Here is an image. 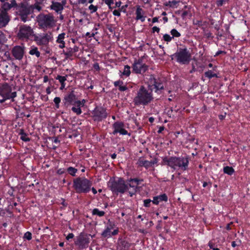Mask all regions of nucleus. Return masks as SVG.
Here are the masks:
<instances>
[{
  "instance_id": "40",
  "label": "nucleus",
  "mask_w": 250,
  "mask_h": 250,
  "mask_svg": "<svg viewBox=\"0 0 250 250\" xmlns=\"http://www.w3.org/2000/svg\"><path fill=\"white\" fill-rule=\"evenodd\" d=\"M228 1V0H217L216 4L218 7H220L224 5Z\"/></svg>"
},
{
  "instance_id": "25",
  "label": "nucleus",
  "mask_w": 250,
  "mask_h": 250,
  "mask_svg": "<svg viewBox=\"0 0 250 250\" xmlns=\"http://www.w3.org/2000/svg\"><path fill=\"white\" fill-rule=\"evenodd\" d=\"M29 53L31 55H35L37 58L40 57L41 53L38 50V49L36 46H32L30 50Z\"/></svg>"
},
{
  "instance_id": "32",
  "label": "nucleus",
  "mask_w": 250,
  "mask_h": 250,
  "mask_svg": "<svg viewBox=\"0 0 250 250\" xmlns=\"http://www.w3.org/2000/svg\"><path fill=\"white\" fill-rule=\"evenodd\" d=\"M71 110L74 113H76L77 115H80L82 112L80 106L73 105V106L71 108Z\"/></svg>"
},
{
  "instance_id": "49",
  "label": "nucleus",
  "mask_w": 250,
  "mask_h": 250,
  "mask_svg": "<svg viewBox=\"0 0 250 250\" xmlns=\"http://www.w3.org/2000/svg\"><path fill=\"white\" fill-rule=\"evenodd\" d=\"M5 37L3 33L0 30V44H2L5 41Z\"/></svg>"
},
{
  "instance_id": "46",
  "label": "nucleus",
  "mask_w": 250,
  "mask_h": 250,
  "mask_svg": "<svg viewBox=\"0 0 250 250\" xmlns=\"http://www.w3.org/2000/svg\"><path fill=\"white\" fill-rule=\"evenodd\" d=\"M115 87H119L120 86H122L124 85V82L123 81L121 80H118L117 81H115L113 83Z\"/></svg>"
},
{
  "instance_id": "47",
  "label": "nucleus",
  "mask_w": 250,
  "mask_h": 250,
  "mask_svg": "<svg viewBox=\"0 0 250 250\" xmlns=\"http://www.w3.org/2000/svg\"><path fill=\"white\" fill-rule=\"evenodd\" d=\"M85 103V100L83 99L82 101L77 100L76 106L83 107Z\"/></svg>"
},
{
  "instance_id": "50",
  "label": "nucleus",
  "mask_w": 250,
  "mask_h": 250,
  "mask_svg": "<svg viewBox=\"0 0 250 250\" xmlns=\"http://www.w3.org/2000/svg\"><path fill=\"white\" fill-rule=\"evenodd\" d=\"M118 89L121 92H124L128 90V87L126 85H123L121 86H120L118 87Z\"/></svg>"
},
{
  "instance_id": "55",
  "label": "nucleus",
  "mask_w": 250,
  "mask_h": 250,
  "mask_svg": "<svg viewBox=\"0 0 250 250\" xmlns=\"http://www.w3.org/2000/svg\"><path fill=\"white\" fill-rule=\"evenodd\" d=\"M160 30V29L159 27H158L157 26H154L152 28L151 32L152 33H154L155 32H156L157 33H159Z\"/></svg>"
},
{
  "instance_id": "29",
  "label": "nucleus",
  "mask_w": 250,
  "mask_h": 250,
  "mask_svg": "<svg viewBox=\"0 0 250 250\" xmlns=\"http://www.w3.org/2000/svg\"><path fill=\"white\" fill-rule=\"evenodd\" d=\"M204 75L206 77H207L209 79H210L213 77L218 78L217 74L213 73L212 71L210 70H208V71L205 72Z\"/></svg>"
},
{
  "instance_id": "45",
  "label": "nucleus",
  "mask_w": 250,
  "mask_h": 250,
  "mask_svg": "<svg viewBox=\"0 0 250 250\" xmlns=\"http://www.w3.org/2000/svg\"><path fill=\"white\" fill-rule=\"evenodd\" d=\"M20 139L22 141L25 142H29L30 141V139L27 137V134L26 133H25V135H23L21 136Z\"/></svg>"
},
{
  "instance_id": "59",
  "label": "nucleus",
  "mask_w": 250,
  "mask_h": 250,
  "mask_svg": "<svg viewBox=\"0 0 250 250\" xmlns=\"http://www.w3.org/2000/svg\"><path fill=\"white\" fill-rule=\"evenodd\" d=\"M222 54H226V52L225 51L219 50L216 53L215 55H214V57L218 56Z\"/></svg>"
},
{
  "instance_id": "1",
  "label": "nucleus",
  "mask_w": 250,
  "mask_h": 250,
  "mask_svg": "<svg viewBox=\"0 0 250 250\" xmlns=\"http://www.w3.org/2000/svg\"><path fill=\"white\" fill-rule=\"evenodd\" d=\"M189 157L188 156H167L163 158L162 163L170 167L174 170L186 171L188 168Z\"/></svg>"
},
{
  "instance_id": "35",
  "label": "nucleus",
  "mask_w": 250,
  "mask_h": 250,
  "mask_svg": "<svg viewBox=\"0 0 250 250\" xmlns=\"http://www.w3.org/2000/svg\"><path fill=\"white\" fill-rule=\"evenodd\" d=\"M65 33H62L61 34H60L57 37L56 42L57 43H59L61 42H64L63 40L65 38Z\"/></svg>"
},
{
  "instance_id": "44",
  "label": "nucleus",
  "mask_w": 250,
  "mask_h": 250,
  "mask_svg": "<svg viewBox=\"0 0 250 250\" xmlns=\"http://www.w3.org/2000/svg\"><path fill=\"white\" fill-rule=\"evenodd\" d=\"M151 200L150 199H147L144 200V206L146 208H149L150 207V203Z\"/></svg>"
},
{
  "instance_id": "4",
  "label": "nucleus",
  "mask_w": 250,
  "mask_h": 250,
  "mask_svg": "<svg viewBox=\"0 0 250 250\" xmlns=\"http://www.w3.org/2000/svg\"><path fill=\"white\" fill-rule=\"evenodd\" d=\"M92 182L85 177H78L73 181V187L77 193H87L91 190Z\"/></svg>"
},
{
  "instance_id": "30",
  "label": "nucleus",
  "mask_w": 250,
  "mask_h": 250,
  "mask_svg": "<svg viewBox=\"0 0 250 250\" xmlns=\"http://www.w3.org/2000/svg\"><path fill=\"white\" fill-rule=\"evenodd\" d=\"M78 172V169L75 167H69L66 169V172L72 176H75L76 173Z\"/></svg>"
},
{
  "instance_id": "39",
  "label": "nucleus",
  "mask_w": 250,
  "mask_h": 250,
  "mask_svg": "<svg viewBox=\"0 0 250 250\" xmlns=\"http://www.w3.org/2000/svg\"><path fill=\"white\" fill-rule=\"evenodd\" d=\"M204 35L208 39H212L214 38L212 33L208 30H207L205 31Z\"/></svg>"
},
{
  "instance_id": "26",
  "label": "nucleus",
  "mask_w": 250,
  "mask_h": 250,
  "mask_svg": "<svg viewBox=\"0 0 250 250\" xmlns=\"http://www.w3.org/2000/svg\"><path fill=\"white\" fill-rule=\"evenodd\" d=\"M224 173L229 175H232L235 172L234 168L231 167L226 166L223 168Z\"/></svg>"
},
{
  "instance_id": "31",
  "label": "nucleus",
  "mask_w": 250,
  "mask_h": 250,
  "mask_svg": "<svg viewBox=\"0 0 250 250\" xmlns=\"http://www.w3.org/2000/svg\"><path fill=\"white\" fill-rule=\"evenodd\" d=\"M130 67L128 65H125L124 66V71L120 76H122V75H124L126 77H128L130 75Z\"/></svg>"
},
{
  "instance_id": "53",
  "label": "nucleus",
  "mask_w": 250,
  "mask_h": 250,
  "mask_svg": "<svg viewBox=\"0 0 250 250\" xmlns=\"http://www.w3.org/2000/svg\"><path fill=\"white\" fill-rule=\"evenodd\" d=\"M66 172V169L64 168H59L57 171V173L59 175H62Z\"/></svg>"
},
{
  "instance_id": "18",
  "label": "nucleus",
  "mask_w": 250,
  "mask_h": 250,
  "mask_svg": "<svg viewBox=\"0 0 250 250\" xmlns=\"http://www.w3.org/2000/svg\"><path fill=\"white\" fill-rule=\"evenodd\" d=\"M9 21V19L6 12L1 11L0 13V28L5 27Z\"/></svg>"
},
{
  "instance_id": "21",
  "label": "nucleus",
  "mask_w": 250,
  "mask_h": 250,
  "mask_svg": "<svg viewBox=\"0 0 250 250\" xmlns=\"http://www.w3.org/2000/svg\"><path fill=\"white\" fill-rule=\"evenodd\" d=\"M52 10L55 11L58 13H61L63 9V5L59 2L53 1L50 6Z\"/></svg>"
},
{
  "instance_id": "12",
  "label": "nucleus",
  "mask_w": 250,
  "mask_h": 250,
  "mask_svg": "<svg viewBox=\"0 0 250 250\" xmlns=\"http://www.w3.org/2000/svg\"><path fill=\"white\" fill-rule=\"evenodd\" d=\"M53 40V34L51 32L34 36V41L38 45L47 46Z\"/></svg>"
},
{
  "instance_id": "64",
  "label": "nucleus",
  "mask_w": 250,
  "mask_h": 250,
  "mask_svg": "<svg viewBox=\"0 0 250 250\" xmlns=\"http://www.w3.org/2000/svg\"><path fill=\"white\" fill-rule=\"evenodd\" d=\"M72 50H73V51L74 52V53H76L78 51H79V47L76 46V45H74V46L72 48Z\"/></svg>"
},
{
  "instance_id": "19",
  "label": "nucleus",
  "mask_w": 250,
  "mask_h": 250,
  "mask_svg": "<svg viewBox=\"0 0 250 250\" xmlns=\"http://www.w3.org/2000/svg\"><path fill=\"white\" fill-rule=\"evenodd\" d=\"M17 6V3L16 0H10L9 2L3 3L2 8L4 10V12H6L11 9L12 8H16Z\"/></svg>"
},
{
  "instance_id": "58",
  "label": "nucleus",
  "mask_w": 250,
  "mask_h": 250,
  "mask_svg": "<svg viewBox=\"0 0 250 250\" xmlns=\"http://www.w3.org/2000/svg\"><path fill=\"white\" fill-rule=\"evenodd\" d=\"M93 67L97 71L100 70V66L98 62L94 63L93 65Z\"/></svg>"
},
{
  "instance_id": "54",
  "label": "nucleus",
  "mask_w": 250,
  "mask_h": 250,
  "mask_svg": "<svg viewBox=\"0 0 250 250\" xmlns=\"http://www.w3.org/2000/svg\"><path fill=\"white\" fill-rule=\"evenodd\" d=\"M121 9H118V10H114L113 11V14L114 16L120 17L121 16Z\"/></svg>"
},
{
  "instance_id": "24",
  "label": "nucleus",
  "mask_w": 250,
  "mask_h": 250,
  "mask_svg": "<svg viewBox=\"0 0 250 250\" xmlns=\"http://www.w3.org/2000/svg\"><path fill=\"white\" fill-rule=\"evenodd\" d=\"M121 250H128L130 244L126 240H122L120 243Z\"/></svg>"
},
{
  "instance_id": "6",
  "label": "nucleus",
  "mask_w": 250,
  "mask_h": 250,
  "mask_svg": "<svg viewBox=\"0 0 250 250\" xmlns=\"http://www.w3.org/2000/svg\"><path fill=\"white\" fill-rule=\"evenodd\" d=\"M95 235H91L84 232H82L74 238V244L79 250L86 249L89 246L90 242V237H94Z\"/></svg>"
},
{
  "instance_id": "38",
  "label": "nucleus",
  "mask_w": 250,
  "mask_h": 250,
  "mask_svg": "<svg viewBox=\"0 0 250 250\" xmlns=\"http://www.w3.org/2000/svg\"><path fill=\"white\" fill-rule=\"evenodd\" d=\"M23 238L24 239L30 240L32 239V233L29 231H27L24 233Z\"/></svg>"
},
{
  "instance_id": "60",
  "label": "nucleus",
  "mask_w": 250,
  "mask_h": 250,
  "mask_svg": "<svg viewBox=\"0 0 250 250\" xmlns=\"http://www.w3.org/2000/svg\"><path fill=\"white\" fill-rule=\"evenodd\" d=\"M74 237V235L72 233H69L67 236L66 237V239L68 241L70 239H72Z\"/></svg>"
},
{
  "instance_id": "15",
  "label": "nucleus",
  "mask_w": 250,
  "mask_h": 250,
  "mask_svg": "<svg viewBox=\"0 0 250 250\" xmlns=\"http://www.w3.org/2000/svg\"><path fill=\"white\" fill-rule=\"evenodd\" d=\"M77 98L73 90L67 93L64 97L62 100V103L63 106L67 109L70 107L71 105H76L77 102Z\"/></svg>"
},
{
  "instance_id": "20",
  "label": "nucleus",
  "mask_w": 250,
  "mask_h": 250,
  "mask_svg": "<svg viewBox=\"0 0 250 250\" xmlns=\"http://www.w3.org/2000/svg\"><path fill=\"white\" fill-rule=\"evenodd\" d=\"M135 14L136 20H140L142 22L145 21L146 16H144V11L140 6L137 7Z\"/></svg>"
},
{
  "instance_id": "52",
  "label": "nucleus",
  "mask_w": 250,
  "mask_h": 250,
  "mask_svg": "<svg viewBox=\"0 0 250 250\" xmlns=\"http://www.w3.org/2000/svg\"><path fill=\"white\" fill-rule=\"evenodd\" d=\"M151 202L154 205H158L160 202V201L158 199V197L157 196L153 197V200H151Z\"/></svg>"
},
{
  "instance_id": "51",
  "label": "nucleus",
  "mask_w": 250,
  "mask_h": 250,
  "mask_svg": "<svg viewBox=\"0 0 250 250\" xmlns=\"http://www.w3.org/2000/svg\"><path fill=\"white\" fill-rule=\"evenodd\" d=\"M193 23L194 25H197L198 27H201L203 25H204L202 21L201 20H197L195 21H194Z\"/></svg>"
},
{
  "instance_id": "5",
  "label": "nucleus",
  "mask_w": 250,
  "mask_h": 250,
  "mask_svg": "<svg viewBox=\"0 0 250 250\" xmlns=\"http://www.w3.org/2000/svg\"><path fill=\"white\" fill-rule=\"evenodd\" d=\"M28 0H23L20 3H17L16 10L17 14L20 16L21 21H27L28 16L31 13L32 6L27 2Z\"/></svg>"
},
{
  "instance_id": "14",
  "label": "nucleus",
  "mask_w": 250,
  "mask_h": 250,
  "mask_svg": "<svg viewBox=\"0 0 250 250\" xmlns=\"http://www.w3.org/2000/svg\"><path fill=\"white\" fill-rule=\"evenodd\" d=\"M144 180L143 179H139L138 178H130L127 180L130 190L128 191V194L130 197H132L135 195L139 188L138 186Z\"/></svg>"
},
{
  "instance_id": "63",
  "label": "nucleus",
  "mask_w": 250,
  "mask_h": 250,
  "mask_svg": "<svg viewBox=\"0 0 250 250\" xmlns=\"http://www.w3.org/2000/svg\"><path fill=\"white\" fill-rule=\"evenodd\" d=\"M118 232H119L118 229H114L112 232H111V236L117 235L118 234Z\"/></svg>"
},
{
  "instance_id": "33",
  "label": "nucleus",
  "mask_w": 250,
  "mask_h": 250,
  "mask_svg": "<svg viewBox=\"0 0 250 250\" xmlns=\"http://www.w3.org/2000/svg\"><path fill=\"white\" fill-rule=\"evenodd\" d=\"M157 196L158 197V199L159 200L160 202H167L168 201V197L166 193H163Z\"/></svg>"
},
{
  "instance_id": "28",
  "label": "nucleus",
  "mask_w": 250,
  "mask_h": 250,
  "mask_svg": "<svg viewBox=\"0 0 250 250\" xmlns=\"http://www.w3.org/2000/svg\"><path fill=\"white\" fill-rule=\"evenodd\" d=\"M92 214L93 215H97L99 217L104 216L105 212L104 211H101L97 208H94L92 211Z\"/></svg>"
},
{
  "instance_id": "48",
  "label": "nucleus",
  "mask_w": 250,
  "mask_h": 250,
  "mask_svg": "<svg viewBox=\"0 0 250 250\" xmlns=\"http://www.w3.org/2000/svg\"><path fill=\"white\" fill-rule=\"evenodd\" d=\"M115 223L113 222H111L110 220L108 221L107 226L105 228H108L109 229H113L115 227Z\"/></svg>"
},
{
  "instance_id": "17",
  "label": "nucleus",
  "mask_w": 250,
  "mask_h": 250,
  "mask_svg": "<svg viewBox=\"0 0 250 250\" xmlns=\"http://www.w3.org/2000/svg\"><path fill=\"white\" fill-rule=\"evenodd\" d=\"M25 47L21 45H16L14 46L11 51L12 56L16 60L21 61L24 56L25 53Z\"/></svg>"
},
{
  "instance_id": "42",
  "label": "nucleus",
  "mask_w": 250,
  "mask_h": 250,
  "mask_svg": "<svg viewBox=\"0 0 250 250\" xmlns=\"http://www.w3.org/2000/svg\"><path fill=\"white\" fill-rule=\"evenodd\" d=\"M1 95L6 99H10L11 98H10V92H5V91H1Z\"/></svg>"
},
{
  "instance_id": "3",
  "label": "nucleus",
  "mask_w": 250,
  "mask_h": 250,
  "mask_svg": "<svg viewBox=\"0 0 250 250\" xmlns=\"http://www.w3.org/2000/svg\"><path fill=\"white\" fill-rule=\"evenodd\" d=\"M107 186L114 194L118 195L119 193L123 194L129 191L127 180L122 177L111 178L107 183Z\"/></svg>"
},
{
  "instance_id": "34",
  "label": "nucleus",
  "mask_w": 250,
  "mask_h": 250,
  "mask_svg": "<svg viewBox=\"0 0 250 250\" xmlns=\"http://www.w3.org/2000/svg\"><path fill=\"white\" fill-rule=\"evenodd\" d=\"M170 34L172 37H173V38H174V37L178 38L181 36V34L176 29H172L170 31Z\"/></svg>"
},
{
  "instance_id": "7",
  "label": "nucleus",
  "mask_w": 250,
  "mask_h": 250,
  "mask_svg": "<svg viewBox=\"0 0 250 250\" xmlns=\"http://www.w3.org/2000/svg\"><path fill=\"white\" fill-rule=\"evenodd\" d=\"M147 83L149 90L152 91L154 89L155 92L157 94H161L162 90L164 89L163 80L160 78H156L154 75L149 76Z\"/></svg>"
},
{
  "instance_id": "10",
  "label": "nucleus",
  "mask_w": 250,
  "mask_h": 250,
  "mask_svg": "<svg viewBox=\"0 0 250 250\" xmlns=\"http://www.w3.org/2000/svg\"><path fill=\"white\" fill-rule=\"evenodd\" d=\"M34 35V31L31 26L26 24L19 26L17 33V38L19 40L23 42H28Z\"/></svg>"
},
{
  "instance_id": "13",
  "label": "nucleus",
  "mask_w": 250,
  "mask_h": 250,
  "mask_svg": "<svg viewBox=\"0 0 250 250\" xmlns=\"http://www.w3.org/2000/svg\"><path fill=\"white\" fill-rule=\"evenodd\" d=\"M143 57H142L134 60L132 67L135 73L143 74L148 69V66L143 63Z\"/></svg>"
},
{
  "instance_id": "36",
  "label": "nucleus",
  "mask_w": 250,
  "mask_h": 250,
  "mask_svg": "<svg viewBox=\"0 0 250 250\" xmlns=\"http://www.w3.org/2000/svg\"><path fill=\"white\" fill-rule=\"evenodd\" d=\"M61 99L59 97H55L53 100V101L55 104V107L57 109H58L60 107V103L61 102Z\"/></svg>"
},
{
  "instance_id": "11",
  "label": "nucleus",
  "mask_w": 250,
  "mask_h": 250,
  "mask_svg": "<svg viewBox=\"0 0 250 250\" xmlns=\"http://www.w3.org/2000/svg\"><path fill=\"white\" fill-rule=\"evenodd\" d=\"M108 116L106 109L102 106H96L91 111V116L94 121L97 122H102Z\"/></svg>"
},
{
  "instance_id": "9",
  "label": "nucleus",
  "mask_w": 250,
  "mask_h": 250,
  "mask_svg": "<svg viewBox=\"0 0 250 250\" xmlns=\"http://www.w3.org/2000/svg\"><path fill=\"white\" fill-rule=\"evenodd\" d=\"M176 61L182 64H188L191 60V55L187 48H180L172 56Z\"/></svg>"
},
{
  "instance_id": "16",
  "label": "nucleus",
  "mask_w": 250,
  "mask_h": 250,
  "mask_svg": "<svg viewBox=\"0 0 250 250\" xmlns=\"http://www.w3.org/2000/svg\"><path fill=\"white\" fill-rule=\"evenodd\" d=\"M112 127L113 131L112 134L116 135L119 133L121 135H125L128 134V131L125 129V125L124 122L121 121L115 122L113 125Z\"/></svg>"
},
{
  "instance_id": "27",
  "label": "nucleus",
  "mask_w": 250,
  "mask_h": 250,
  "mask_svg": "<svg viewBox=\"0 0 250 250\" xmlns=\"http://www.w3.org/2000/svg\"><path fill=\"white\" fill-rule=\"evenodd\" d=\"M101 235L104 238H108L111 237V231L108 228H105L102 232Z\"/></svg>"
},
{
  "instance_id": "23",
  "label": "nucleus",
  "mask_w": 250,
  "mask_h": 250,
  "mask_svg": "<svg viewBox=\"0 0 250 250\" xmlns=\"http://www.w3.org/2000/svg\"><path fill=\"white\" fill-rule=\"evenodd\" d=\"M154 164V163L147 160H139V165L148 168Z\"/></svg>"
},
{
  "instance_id": "22",
  "label": "nucleus",
  "mask_w": 250,
  "mask_h": 250,
  "mask_svg": "<svg viewBox=\"0 0 250 250\" xmlns=\"http://www.w3.org/2000/svg\"><path fill=\"white\" fill-rule=\"evenodd\" d=\"M63 53L65 56L66 59H70L72 57L74 53L73 51L72 47L66 48V50H63Z\"/></svg>"
},
{
  "instance_id": "8",
  "label": "nucleus",
  "mask_w": 250,
  "mask_h": 250,
  "mask_svg": "<svg viewBox=\"0 0 250 250\" xmlns=\"http://www.w3.org/2000/svg\"><path fill=\"white\" fill-rule=\"evenodd\" d=\"M39 26L42 28L52 27L55 24L54 17L51 14H40L37 17Z\"/></svg>"
},
{
  "instance_id": "37",
  "label": "nucleus",
  "mask_w": 250,
  "mask_h": 250,
  "mask_svg": "<svg viewBox=\"0 0 250 250\" xmlns=\"http://www.w3.org/2000/svg\"><path fill=\"white\" fill-rule=\"evenodd\" d=\"M66 77H67V76H60V75H58L56 77V79L59 80V81L60 83H65V81L66 80Z\"/></svg>"
},
{
  "instance_id": "57",
  "label": "nucleus",
  "mask_w": 250,
  "mask_h": 250,
  "mask_svg": "<svg viewBox=\"0 0 250 250\" xmlns=\"http://www.w3.org/2000/svg\"><path fill=\"white\" fill-rule=\"evenodd\" d=\"M104 3L107 6H110L114 3V0H104Z\"/></svg>"
},
{
  "instance_id": "56",
  "label": "nucleus",
  "mask_w": 250,
  "mask_h": 250,
  "mask_svg": "<svg viewBox=\"0 0 250 250\" xmlns=\"http://www.w3.org/2000/svg\"><path fill=\"white\" fill-rule=\"evenodd\" d=\"M93 1L94 0H79V2L82 4H84L86 2H88L89 3H92Z\"/></svg>"
},
{
  "instance_id": "62",
  "label": "nucleus",
  "mask_w": 250,
  "mask_h": 250,
  "mask_svg": "<svg viewBox=\"0 0 250 250\" xmlns=\"http://www.w3.org/2000/svg\"><path fill=\"white\" fill-rule=\"evenodd\" d=\"M97 33L96 32L95 33H92L91 34L89 32H87L86 33V36H88L89 38L94 37V36L95 35V34H97Z\"/></svg>"
},
{
  "instance_id": "61",
  "label": "nucleus",
  "mask_w": 250,
  "mask_h": 250,
  "mask_svg": "<svg viewBox=\"0 0 250 250\" xmlns=\"http://www.w3.org/2000/svg\"><path fill=\"white\" fill-rule=\"evenodd\" d=\"M188 11H184L181 14V17L182 19H184L186 16L188 15Z\"/></svg>"
},
{
  "instance_id": "43",
  "label": "nucleus",
  "mask_w": 250,
  "mask_h": 250,
  "mask_svg": "<svg viewBox=\"0 0 250 250\" xmlns=\"http://www.w3.org/2000/svg\"><path fill=\"white\" fill-rule=\"evenodd\" d=\"M88 9L91 11V13H93L97 11L98 9V6L91 4L89 6Z\"/></svg>"
},
{
  "instance_id": "41",
  "label": "nucleus",
  "mask_w": 250,
  "mask_h": 250,
  "mask_svg": "<svg viewBox=\"0 0 250 250\" xmlns=\"http://www.w3.org/2000/svg\"><path fill=\"white\" fill-rule=\"evenodd\" d=\"M172 39L173 37H171L169 35L167 34H166L163 36L164 40L167 42H170Z\"/></svg>"
},
{
  "instance_id": "2",
  "label": "nucleus",
  "mask_w": 250,
  "mask_h": 250,
  "mask_svg": "<svg viewBox=\"0 0 250 250\" xmlns=\"http://www.w3.org/2000/svg\"><path fill=\"white\" fill-rule=\"evenodd\" d=\"M153 99L152 90L147 89L144 85H141L137 91L133 103L136 106H146L149 104Z\"/></svg>"
}]
</instances>
